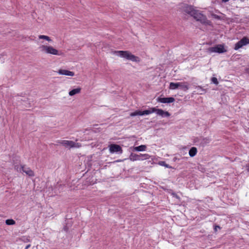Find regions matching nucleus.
Segmentation results:
<instances>
[{
  "label": "nucleus",
  "mask_w": 249,
  "mask_h": 249,
  "mask_svg": "<svg viewBox=\"0 0 249 249\" xmlns=\"http://www.w3.org/2000/svg\"><path fill=\"white\" fill-rule=\"evenodd\" d=\"M114 54L133 62H137L139 61V58L138 57L132 54L130 52L127 51H114Z\"/></svg>",
  "instance_id": "f257e3e1"
},
{
  "label": "nucleus",
  "mask_w": 249,
  "mask_h": 249,
  "mask_svg": "<svg viewBox=\"0 0 249 249\" xmlns=\"http://www.w3.org/2000/svg\"><path fill=\"white\" fill-rule=\"evenodd\" d=\"M192 16L197 21L200 22L202 24L205 25H210L211 24V21L208 20L206 16L203 15L198 10H196Z\"/></svg>",
  "instance_id": "f03ea898"
},
{
  "label": "nucleus",
  "mask_w": 249,
  "mask_h": 249,
  "mask_svg": "<svg viewBox=\"0 0 249 249\" xmlns=\"http://www.w3.org/2000/svg\"><path fill=\"white\" fill-rule=\"evenodd\" d=\"M39 50L45 53L51 54L55 55H60L61 53H60L58 51L51 46H47L42 45L39 47Z\"/></svg>",
  "instance_id": "7ed1b4c3"
},
{
  "label": "nucleus",
  "mask_w": 249,
  "mask_h": 249,
  "mask_svg": "<svg viewBox=\"0 0 249 249\" xmlns=\"http://www.w3.org/2000/svg\"><path fill=\"white\" fill-rule=\"evenodd\" d=\"M57 145L58 144H60L65 147L66 148H79L81 146V144L78 142H75L72 141H68V140H58L56 141Z\"/></svg>",
  "instance_id": "20e7f679"
},
{
  "label": "nucleus",
  "mask_w": 249,
  "mask_h": 249,
  "mask_svg": "<svg viewBox=\"0 0 249 249\" xmlns=\"http://www.w3.org/2000/svg\"><path fill=\"white\" fill-rule=\"evenodd\" d=\"M169 88L171 89H176L179 88L184 91H187L189 89V84L186 82L178 83L171 82L170 83Z\"/></svg>",
  "instance_id": "39448f33"
},
{
  "label": "nucleus",
  "mask_w": 249,
  "mask_h": 249,
  "mask_svg": "<svg viewBox=\"0 0 249 249\" xmlns=\"http://www.w3.org/2000/svg\"><path fill=\"white\" fill-rule=\"evenodd\" d=\"M227 50L224 47V44H218L214 47H209L207 49V52L209 53H222L227 52Z\"/></svg>",
  "instance_id": "423d86ee"
},
{
  "label": "nucleus",
  "mask_w": 249,
  "mask_h": 249,
  "mask_svg": "<svg viewBox=\"0 0 249 249\" xmlns=\"http://www.w3.org/2000/svg\"><path fill=\"white\" fill-rule=\"evenodd\" d=\"M109 151L111 153H122V147L119 145L115 144H111L109 146Z\"/></svg>",
  "instance_id": "0eeeda50"
},
{
  "label": "nucleus",
  "mask_w": 249,
  "mask_h": 249,
  "mask_svg": "<svg viewBox=\"0 0 249 249\" xmlns=\"http://www.w3.org/2000/svg\"><path fill=\"white\" fill-rule=\"evenodd\" d=\"M175 100V98L172 97L164 98L158 97L157 99V102L161 103H171L174 102Z\"/></svg>",
  "instance_id": "6e6552de"
},
{
  "label": "nucleus",
  "mask_w": 249,
  "mask_h": 249,
  "mask_svg": "<svg viewBox=\"0 0 249 249\" xmlns=\"http://www.w3.org/2000/svg\"><path fill=\"white\" fill-rule=\"evenodd\" d=\"M155 112H156L158 115L162 117H169L171 115L169 112L164 111L161 109L156 108V107Z\"/></svg>",
  "instance_id": "1a4fd4ad"
},
{
  "label": "nucleus",
  "mask_w": 249,
  "mask_h": 249,
  "mask_svg": "<svg viewBox=\"0 0 249 249\" xmlns=\"http://www.w3.org/2000/svg\"><path fill=\"white\" fill-rule=\"evenodd\" d=\"M20 169L29 177H34L35 176L34 171L29 167H27L25 165L21 166Z\"/></svg>",
  "instance_id": "9d476101"
},
{
  "label": "nucleus",
  "mask_w": 249,
  "mask_h": 249,
  "mask_svg": "<svg viewBox=\"0 0 249 249\" xmlns=\"http://www.w3.org/2000/svg\"><path fill=\"white\" fill-rule=\"evenodd\" d=\"M183 10L184 12L192 16L193 14H194V12L196 10L194 9L192 6L185 4L183 7Z\"/></svg>",
  "instance_id": "9b49d317"
},
{
  "label": "nucleus",
  "mask_w": 249,
  "mask_h": 249,
  "mask_svg": "<svg viewBox=\"0 0 249 249\" xmlns=\"http://www.w3.org/2000/svg\"><path fill=\"white\" fill-rule=\"evenodd\" d=\"M58 73L61 75H64L67 76H73L74 73L73 71H71L67 70L60 69L58 71Z\"/></svg>",
  "instance_id": "f8f14e48"
},
{
  "label": "nucleus",
  "mask_w": 249,
  "mask_h": 249,
  "mask_svg": "<svg viewBox=\"0 0 249 249\" xmlns=\"http://www.w3.org/2000/svg\"><path fill=\"white\" fill-rule=\"evenodd\" d=\"M139 158V155L135 153H131L129 156V159L132 161L140 160Z\"/></svg>",
  "instance_id": "ddd939ff"
},
{
  "label": "nucleus",
  "mask_w": 249,
  "mask_h": 249,
  "mask_svg": "<svg viewBox=\"0 0 249 249\" xmlns=\"http://www.w3.org/2000/svg\"><path fill=\"white\" fill-rule=\"evenodd\" d=\"M81 89L80 88H78L75 89H73L69 91V94L70 96H73L76 94H78L80 92Z\"/></svg>",
  "instance_id": "4468645a"
},
{
  "label": "nucleus",
  "mask_w": 249,
  "mask_h": 249,
  "mask_svg": "<svg viewBox=\"0 0 249 249\" xmlns=\"http://www.w3.org/2000/svg\"><path fill=\"white\" fill-rule=\"evenodd\" d=\"M197 149L195 147H192L189 151V155L191 157H193L196 154Z\"/></svg>",
  "instance_id": "2eb2a0df"
},
{
  "label": "nucleus",
  "mask_w": 249,
  "mask_h": 249,
  "mask_svg": "<svg viewBox=\"0 0 249 249\" xmlns=\"http://www.w3.org/2000/svg\"><path fill=\"white\" fill-rule=\"evenodd\" d=\"M146 146L145 145H141L134 148V150L136 151H143L146 150Z\"/></svg>",
  "instance_id": "dca6fc26"
},
{
  "label": "nucleus",
  "mask_w": 249,
  "mask_h": 249,
  "mask_svg": "<svg viewBox=\"0 0 249 249\" xmlns=\"http://www.w3.org/2000/svg\"><path fill=\"white\" fill-rule=\"evenodd\" d=\"M155 111V107H151L149 109L145 110L142 111L143 113V115H148L151 113H154Z\"/></svg>",
  "instance_id": "f3484780"
},
{
  "label": "nucleus",
  "mask_w": 249,
  "mask_h": 249,
  "mask_svg": "<svg viewBox=\"0 0 249 249\" xmlns=\"http://www.w3.org/2000/svg\"><path fill=\"white\" fill-rule=\"evenodd\" d=\"M241 43L242 44L243 46H245L247 44H249V39L247 37H243L240 40H239Z\"/></svg>",
  "instance_id": "a211bd4d"
},
{
  "label": "nucleus",
  "mask_w": 249,
  "mask_h": 249,
  "mask_svg": "<svg viewBox=\"0 0 249 249\" xmlns=\"http://www.w3.org/2000/svg\"><path fill=\"white\" fill-rule=\"evenodd\" d=\"M63 187H64L63 185H62V184H59L57 183L55 187V188H54V192L55 193H57L58 192L57 191V189H58V192L60 193L61 192V191L62 190Z\"/></svg>",
  "instance_id": "6ab92c4d"
},
{
  "label": "nucleus",
  "mask_w": 249,
  "mask_h": 249,
  "mask_svg": "<svg viewBox=\"0 0 249 249\" xmlns=\"http://www.w3.org/2000/svg\"><path fill=\"white\" fill-rule=\"evenodd\" d=\"M139 155L140 156L139 158L140 159V160H147L150 158V156L147 154H140Z\"/></svg>",
  "instance_id": "aec40b11"
},
{
  "label": "nucleus",
  "mask_w": 249,
  "mask_h": 249,
  "mask_svg": "<svg viewBox=\"0 0 249 249\" xmlns=\"http://www.w3.org/2000/svg\"><path fill=\"white\" fill-rule=\"evenodd\" d=\"M210 142V139L208 138H203L201 142V144L204 146Z\"/></svg>",
  "instance_id": "412c9836"
},
{
  "label": "nucleus",
  "mask_w": 249,
  "mask_h": 249,
  "mask_svg": "<svg viewBox=\"0 0 249 249\" xmlns=\"http://www.w3.org/2000/svg\"><path fill=\"white\" fill-rule=\"evenodd\" d=\"M38 38L39 39H45L49 42H50V41H52V39H51V38L48 36H45V35H39L38 36Z\"/></svg>",
  "instance_id": "4be33fe9"
},
{
  "label": "nucleus",
  "mask_w": 249,
  "mask_h": 249,
  "mask_svg": "<svg viewBox=\"0 0 249 249\" xmlns=\"http://www.w3.org/2000/svg\"><path fill=\"white\" fill-rule=\"evenodd\" d=\"M243 46H244L242 45V43H241L240 41H239L235 44L234 49L235 50H237L240 48H242Z\"/></svg>",
  "instance_id": "5701e85b"
},
{
  "label": "nucleus",
  "mask_w": 249,
  "mask_h": 249,
  "mask_svg": "<svg viewBox=\"0 0 249 249\" xmlns=\"http://www.w3.org/2000/svg\"><path fill=\"white\" fill-rule=\"evenodd\" d=\"M5 223L7 225H13L15 224L16 222L12 219H9L6 220Z\"/></svg>",
  "instance_id": "b1692460"
},
{
  "label": "nucleus",
  "mask_w": 249,
  "mask_h": 249,
  "mask_svg": "<svg viewBox=\"0 0 249 249\" xmlns=\"http://www.w3.org/2000/svg\"><path fill=\"white\" fill-rule=\"evenodd\" d=\"M160 164L162 166H164L168 168H172V167L171 166H170L169 164H166L165 161H160Z\"/></svg>",
  "instance_id": "393cba45"
},
{
  "label": "nucleus",
  "mask_w": 249,
  "mask_h": 249,
  "mask_svg": "<svg viewBox=\"0 0 249 249\" xmlns=\"http://www.w3.org/2000/svg\"><path fill=\"white\" fill-rule=\"evenodd\" d=\"M211 81L216 85H217L218 84V81L217 80V79L215 77H213L211 78Z\"/></svg>",
  "instance_id": "a878e982"
},
{
  "label": "nucleus",
  "mask_w": 249,
  "mask_h": 249,
  "mask_svg": "<svg viewBox=\"0 0 249 249\" xmlns=\"http://www.w3.org/2000/svg\"><path fill=\"white\" fill-rule=\"evenodd\" d=\"M212 16L214 18H215V19H221V17L217 15H216V14H213L212 15Z\"/></svg>",
  "instance_id": "bb28decb"
},
{
  "label": "nucleus",
  "mask_w": 249,
  "mask_h": 249,
  "mask_svg": "<svg viewBox=\"0 0 249 249\" xmlns=\"http://www.w3.org/2000/svg\"><path fill=\"white\" fill-rule=\"evenodd\" d=\"M137 115H138L137 110L135 111V112L131 113L130 114V116H131V117H134V116H137Z\"/></svg>",
  "instance_id": "cd10ccee"
},
{
  "label": "nucleus",
  "mask_w": 249,
  "mask_h": 249,
  "mask_svg": "<svg viewBox=\"0 0 249 249\" xmlns=\"http://www.w3.org/2000/svg\"><path fill=\"white\" fill-rule=\"evenodd\" d=\"M171 195L174 197H176V198L178 199H180V197L177 194H176L175 193H172L171 194Z\"/></svg>",
  "instance_id": "c85d7f7f"
},
{
  "label": "nucleus",
  "mask_w": 249,
  "mask_h": 249,
  "mask_svg": "<svg viewBox=\"0 0 249 249\" xmlns=\"http://www.w3.org/2000/svg\"><path fill=\"white\" fill-rule=\"evenodd\" d=\"M137 111H138V115H140V116L143 115V113L142 112V111L137 110Z\"/></svg>",
  "instance_id": "c756f323"
},
{
  "label": "nucleus",
  "mask_w": 249,
  "mask_h": 249,
  "mask_svg": "<svg viewBox=\"0 0 249 249\" xmlns=\"http://www.w3.org/2000/svg\"><path fill=\"white\" fill-rule=\"evenodd\" d=\"M218 229H220V226H215L214 227V230L215 231H217Z\"/></svg>",
  "instance_id": "7c9ffc66"
},
{
  "label": "nucleus",
  "mask_w": 249,
  "mask_h": 249,
  "mask_svg": "<svg viewBox=\"0 0 249 249\" xmlns=\"http://www.w3.org/2000/svg\"><path fill=\"white\" fill-rule=\"evenodd\" d=\"M30 247V244L28 245L26 247L25 249H28Z\"/></svg>",
  "instance_id": "2f4dec72"
},
{
  "label": "nucleus",
  "mask_w": 249,
  "mask_h": 249,
  "mask_svg": "<svg viewBox=\"0 0 249 249\" xmlns=\"http://www.w3.org/2000/svg\"><path fill=\"white\" fill-rule=\"evenodd\" d=\"M229 0H222V2H226L227 1H228Z\"/></svg>",
  "instance_id": "473e14b6"
},
{
  "label": "nucleus",
  "mask_w": 249,
  "mask_h": 249,
  "mask_svg": "<svg viewBox=\"0 0 249 249\" xmlns=\"http://www.w3.org/2000/svg\"><path fill=\"white\" fill-rule=\"evenodd\" d=\"M247 170L249 172V165H248V167Z\"/></svg>",
  "instance_id": "72a5a7b5"
}]
</instances>
